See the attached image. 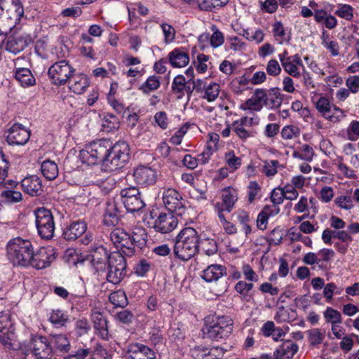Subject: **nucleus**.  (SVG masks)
<instances>
[{
  "label": "nucleus",
  "instance_id": "obj_27",
  "mask_svg": "<svg viewBox=\"0 0 359 359\" xmlns=\"http://www.w3.org/2000/svg\"><path fill=\"white\" fill-rule=\"evenodd\" d=\"M273 36L278 44L287 43L291 40V33L288 27L278 20L275 21L271 25Z\"/></svg>",
  "mask_w": 359,
  "mask_h": 359
},
{
  "label": "nucleus",
  "instance_id": "obj_3",
  "mask_svg": "<svg viewBox=\"0 0 359 359\" xmlns=\"http://www.w3.org/2000/svg\"><path fill=\"white\" fill-rule=\"evenodd\" d=\"M33 246L30 241L20 237L9 241L6 245L7 257L13 265L27 266L32 260Z\"/></svg>",
  "mask_w": 359,
  "mask_h": 359
},
{
  "label": "nucleus",
  "instance_id": "obj_50",
  "mask_svg": "<svg viewBox=\"0 0 359 359\" xmlns=\"http://www.w3.org/2000/svg\"><path fill=\"white\" fill-rule=\"evenodd\" d=\"M323 317L325 321L331 325L342 323V316L341 313L332 307L326 308L323 312Z\"/></svg>",
  "mask_w": 359,
  "mask_h": 359
},
{
  "label": "nucleus",
  "instance_id": "obj_55",
  "mask_svg": "<svg viewBox=\"0 0 359 359\" xmlns=\"http://www.w3.org/2000/svg\"><path fill=\"white\" fill-rule=\"evenodd\" d=\"M90 328L91 327L88 320L85 318L78 319L74 323V330L78 337L88 334Z\"/></svg>",
  "mask_w": 359,
  "mask_h": 359
},
{
  "label": "nucleus",
  "instance_id": "obj_63",
  "mask_svg": "<svg viewBox=\"0 0 359 359\" xmlns=\"http://www.w3.org/2000/svg\"><path fill=\"white\" fill-rule=\"evenodd\" d=\"M186 79L183 75L176 76L172 83V90L175 93H183L186 88Z\"/></svg>",
  "mask_w": 359,
  "mask_h": 359
},
{
  "label": "nucleus",
  "instance_id": "obj_32",
  "mask_svg": "<svg viewBox=\"0 0 359 359\" xmlns=\"http://www.w3.org/2000/svg\"><path fill=\"white\" fill-rule=\"evenodd\" d=\"M49 342L55 352L67 353L71 348L69 338L63 334L52 335Z\"/></svg>",
  "mask_w": 359,
  "mask_h": 359
},
{
  "label": "nucleus",
  "instance_id": "obj_21",
  "mask_svg": "<svg viewBox=\"0 0 359 359\" xmlns=\"http://www.w3.org/2000/svg\"><path fill=\"white\" fill-rule=\"evenodd\" d=\"M19 185L18 182L9 180L4 182L6 189L0 194L1 198L4 203L13 204L21 202L23 199L20 191L15 190Z\"/></svg>",
  "mask_w": 359,
  "mask_h": 359
},
{
  "label": "nucleus",
  "instance_id": "obj_40",
  "mask_svg": "<svg viewBox=\"0 0 359 359\" xmlns=\"http://www.w3.org/2000/svg\"><path fill=\"white\" fill-rule=\"evenodd\" d=\"M219 93V84L212 82L207 86H204V88L201 91V97L206 100L209 102H212L218 97Z\"/></svg>",
  "mask_w": 359,
  "mask_h": 359
},
{
  "label": "nucleus",
  "instance_id": "obj_58",
  "mask_svg": "<svg viewBox=\"0 0 359 359\" xmlns=\"http://www.w3.org/2000/svg\"><path fill=\"white\" fill-rule=\"evenodd\" d=\"M147 234L144 229L140 226L133 228L132 234H130V240L133 241L134 246L136 244H142L146 241Z\"/></svg>",
  "mask_w": 359,
  "mask_h": 359
},
{
  "label": "nucleus",
  "instance_id": "obj_53",
  "mask_svg": "<svg viewBox=\"0 0 359 359\" xmlns=\"http://www.w3.org/2000/svg\"><path fill=\"white\" fill-rule=\"evenodd\" d=\"M334 14L339 18L346 20H351L353 18V8L349 4H339L337 9L334 11Z\"/></svg>",
  "mask_w": 359,
  "mask_h": 359
},
{
  "label": "nucleus",
  "instance_id": "obj_61",
  "mask_svg": "<svg viewBox=\"0 0 359 359\" xmlns=\"http://www.w3.org/2000/svg\"><path fill=\"white\" fill-rule=\"evenodd\" d=\"M334 203L337 207L346 210H349L354 206L351 196H339L334 199Z\"/></svg>",
  "mask_w": 359,
  "mask_h": 359
},
{
  "label": "nucleus",
  "instance_id": "obj_62",
  "mask_svg": "<svg viewBox=\"0 0 359 359\" xmlns=\"http://www.w3.org/2000/svg\"><path fill=\"white\" fill-rule=\"evenodd\" d=\"M200 243L202 250L209 256L215 254L217 250V243L214 239L205 238L202 240Z\"/></svg>",
  "mask_w": 359,
  "mask_h": 359
},
{
  "label": "nucleus",
  "instance_id": "obj_19",
  "mask_svg": "<svg viewBox=\"0 0 359 359\" xmlns=\"http://www.w3.org/2000/svg\"><path fill=\"white\" fill-rule=\"evenodd\" d=\"M178 224V219L173 212H161L153 223V228L156 231L161 233H168L173 231Z\"/></svg>",
  "mask_w": 359,
  "mask_h": 359
},
{
  "label": "nucleus",
  "instance_id": "obj_26",
  "mask_svg": "<svg viewBox=\"0 0 359 359\" xmlns=\"http://www.w3.org/2000/svg\"><path fill=\"white\" fill-rule=\"evenodd\" d=\"M262 88L255 90L252 96L240 105L243 111H260L264 106L262 98Z\"/></svg>",
  "mask_w": 359,
  "mask_h": 359
},
{
  "label": "nucleus",
  "instance_id": "obj_13",
  "mask_svg": "<svg viewBox=\"0 0 359 359\" xmlns=\"http://www.w3.org/2000/svg\"><path fill=\"white\" fill-rule=\"evenodd\" d=\"M162 199L166 208L172 212H175L178 215H183L185 212L184 201L181 194L175 189H165Z\"/></svg>",
  "mask_w": 359,
  "mask_h": 359
},
{
  "label": "nucleus",
  "instance_id": "obj_11",
  "mask_svg": "<svg viewBox=\"0 0 359 359\" xmlns=\"http://www.w3.org/2000/svg\"><path fill=\"white\" fill-rule=\"evenodd\" d=\"M31 41L32 39L27 33L15 32L5 36L1 48L16 55L22 51Z\"/></svg>",
  "mask_w": 359,
  "mask_h": 359
},
{
  "label": "nucleus",
  "instance_id": "obj_1",
  "mask_svg": "<svg viewBox=\"0 0 359 359\" xmlns=\"http://www.w3.org/2000/svg\"><path fill=\"white\" fill-rule=\"evenodd\" d=\"M199 247L200 236L197 231L192 227H185L176 236L174 253L180 259L187 261L198 252Z\"/></svg>",
  "mask_w": 359,
  "mask_h": 359
},
{
  "label": "nucleus",
  "instance_id": "obj_20",
  "mask_svg": "<svg viewBox=\"0 0 359 359\" xmlns=\"http://www.w3.org/2000/svg\"><path fill=\"white\" fill-rule=\"evenodd\" d=\"M29 137V132L22 125L15 123L9 128L6 140L11 145H24Z\"/></svg>",
  "mask_w": 359,
  "mask_h": 359
},
{
  "label": "nucleus",
  "instance_id": "obj_12",
  "mask_svg": "<svg viewBox=\"0 0 359 359\" xmlns=\"http://www.w3.org/2000/svg\"><path fill=\"white\" fill-rule=\"evenodd\" d=\"M120 194L121 201L128 212H138L145 206L141 194L136 187H132L122 189Z\"/></svg>",
  "mask_w": 359,
  "mask_h": 359
},
{
  "label": "nucleus",
  "instance_id": "obj_6",
  "mask_svg": "<svg viewBox=\"0 0 359 359\" xmlns=\"http://www.w3.org/2000/svg\"><path fill=\"white\" fill-rule=\"evenodd\" d=\"M75 72L74 68L66 60L54 62L48 70V76L55 86H64Z\"/></svg>",
  "mask_w": 359,
  "mask_h": 359
},
{
  "label": "nucleus",
  "instance_id": "obj_39",
  "mask_svg": "<svg viewBox=\"0 0 359 359\" xmlns=\"http://www.w3.org/2000/svg\"><path fill=\"white\" fill-rule=\"evenodd\" d=\"M239 35L243 36L249 41H253L257 44L261 43L264 40L265 34L259 28L252 29L250 28L235 29Z\"/></svg>",
  "mask_w": 359,
  "mask_h": 359
},
{
  "label": "nucleus",
  "instance_id": "obj_24",
  "mask_svg": "<svg viewBox=\"0 0 359 359\" xmlns=\"http://www.w3.org/2000/svg\"><path fill=\"white\" fill-rule=\"evenodd\" d=\"M21 187L25 193L32 196H39L43 191L41 180L37 175L25 177L21 181Z\"/></svg>",
  "mask_w": 359,
  "mask_h": 359
},
{
  "label": "nucleus",
  "instance_id": "obj_14",
  "mask_svg": "<svg viewBox=\"0 0 359 359\" xmlns=\"http://www.w3.org/2000/svg\"><path fill=\"white\" fill-rule=\"evenodd\" d=\"M14 338V327L10 311L0 312V343L11 348Z\"/></svg>",
  "mask_w": 359,
  "mask_h": 359
},
{
  "label": "nucleus",
  "instance_id": "obj_17",
  "mask_svg": "<svg viewBox=\"0 0 359 359\" xmlns=\"http://www.w3.org/2000/svg\"><path fill=\"white\" fill-rule=\"evenodd\" d=\"M30 348L37 359H55L53 348L46 337H34L31 341Z\"/></svg>",
  "mask_w": 359,
  "mask_h": 359
},
{
  "label": "nucleus",
  "instance_id": "obj_16",
  "mask_svg": "<svg viewBox=\"0 0 359 359\" xmlns=\"http://www.w3.org/2000/svg\"><path fill=\"white\" fill-rule=\"evenodd\" d=\"M110 239L116 248H120L122 253L132 256L135 253L134 245L130 240V234L124 229L116 228L110 233Z\"/></svg>",
  "mask_w": 359,
  "mask_h": 359
},
{
  "label": "nucleus",
  "instance_id": "obj_57",
  "mask_svg": "<svg viewBox=\"0 0 359 359\" xmlns=\"http://www.w3.org/2000/svg\"><path fill=\"white\" fill-rule=\"evenodd\" d=\"M280 163L277 160L266 161L264 162L262 172L268 177H273L278 172Z\"/></svg>",
  "mask_w": 359,
  "mask_h": 359
},
{
  "label": "nucleus",
  "instance_id": "obj_5",
  "mask_svg": "<svg viewBox=\"0 0 359 359\" xmlns=\"http://www.w3.org/2000/svg\"><path fill=\"white\" fill-rule=\"evenodd\" d=\"M130 159V147L126 142H118L109 151L105 158V166L109 171H115L126 165Z\"/></svg>",
  "mask_w": 359,
  "mask_h": 359
},
{
  "label": "nucleus",
  "instance_id": "obj_56",
  "mask_svg": "<svg viewBox=\"0 0 359 359\" xmlns=\"http://www.w3.org/2000/svg\"><path fill=\"white\" fill-rule=\"evenodd\" d=\"M300 129L294 125L285 126L282 128L281 137L284 140H292L299 137Z\"/></svg>",
  "mask_w": 359,
  "mask_h": 359
},
{
  "label": "nucleus",
  "instance_id": "obj_34",
  "mask_svg": "<svg viewBox=\"0 0 359 359\" xmlns=\"http://www.w3.org/2000/svg\"><path fill=\"white\" fill-rule=\"evenodd\" d=\"M90 256L91 263L97 271L104 268L107 260L109 262L107 252L102 246L96 248Z\"/></svg>",
  "mask_w": 359,
  "mask_h": 359
},
{
  "label": "nucleus",
  "instance_id": "obj_8",
  "mask_svg": "<svg viewBox=\"0 0 359 359\" xmlns=\"http://www.w3.org/2000/svg\"><path fill=\"white\" fill-rule=\"evenodd\" d=\"M109 271L107 280L113 284L119 283L126 276V262L120 252H113L109 255Z\"/></svg>",
  "mask_w": 359,
  "mask_h": 359
},
{
  "label": "nucleus",
  "instance_id": "obj_59",
  "mask_svg": "<svg viewBox=\"0 0 359 359\" xmlns=\"http://www.w3.org/2000/svg\"><path fill=\"white\" fill-rule=\"evenodd\" d=\"M229 0H203L198 5L201 10L211 11L213 8L224 6Z\"/></svg>",
  "mask_w": 359,
  "mask_h": 359
},
{
  "label": "nucleus",
  "instance_id": "obj_42",
  "mask_svg": "<svg viewBox=\"0 0 359 359\" xmlns=\"http://www.w3.org/2000/svg\"><path fill=\"white\" fill-rule=\"evenodd\" d=\"M41 172L48 180H55L58 175L57 165L53 161L46 160L41 163Z\"/></svg>",
  "mask_w": 359,
  "mask_h": 359
},
{
  "label": "nucleus",
  "instance_id": "obj_7",
  "mask_svg": "<svg viewBox=\"0 0 359 359\" xmlns=\"http://www.w3.org/2000/svg\"><path fill=\"white\" fill-rule=\"evenodd\" d=\"M35 217L39 235L46 240L52 238L55 226L51 212L43 208H38L35 211Z\"/></svg>",
  "mask_w": 359,
  "mask_h": 359
},
{
  "label": "nucleus",
  "instance_id": "obj_4",
  "mask_svg": "<svg viewBox=\"0 0 359 359\" xmlns=\"http://www.w3.org/2000/svg\"><path fill=\"white\" fill-rule=\"evenodd\" d=\"M109 151V142L106 140L93 142L80 151L79 158L82 163L88 165H95L101 161H104V163Z\"/></svg>",
  "mask_w": 359,
  "mask_h": 359
},
{
  "label": "nucleus",
  "instance_id": "obj_25",
  "mask_svg": "<svg viewBox=\"0 0 359 359\" xmlns=\"http://www.w3.org/2000/svg\"><path fill=\"white\" fill-rule=\"evenodd\" d=\"M91 320L97 334H99L102 339L108 340L109 334L107 321L102 313L97 310H93L91 313Z\"/></svg>",
  "mask_w": 359,
  "mask_h": 359
},
{
  "label": "nucleus",
  "instance_id": "obj_36",
  "mask_svg": "<svg viewBox=\"0 0 359 359\" xmlns=\"http://www.w3.org/2000/svg\"><path fill=\"white\" fill-rule=\"evenodd\" d=\"M15 78L25 88L32 86L36 83L34 76L28 68H17L15 72Z\"/></svg>",
  "mask_w": 359,
  "mask_h": 359
},
{
  "label": "nucleus",
  "instance_id": "obj_44",
  "mask_svg": "<svg viewBox=\"0 0 359 359\" xmlns=\"http://www.w3.org/2000/svg\"><path fill=\"white\" fill-rule=\"evenodd\" d=\"M224 159L225 164L231 172L237 170L242 165V159L237 156L233 150L228 151L224 154Z\"/></svg>",
  "mask_w": 359,
  "mask_h": 359
},
{
  "label": "nucleus",
  "instance_id": "obj_22",
  "mask_svg": "<svg viewBox=\"0 0 359 359\" xmlns=\"http://www.w3.org/2000/svg\"><path fill=\"white\" fill-rule=\"evenodd\" d=\"M262 98L264 104L270 109H276L280 107L283 95L278 88H271L269 90L262 88Z\"/></svg>",
  "mask_w": 359,
  "mask_h": 359
},
{
  "label": "nucleus",
  "instance_id": "obj_31",
  "mask_svg": "<svg viewBox=\"0 0 359 359\" xmlns=\"http://www.w3.org/2000/svg\"><path fill=\"white\" fill-rule=\"evenodd\" d=\"M314 20L318 25L328 29H333L337 25V19L325 9L320 8L318 11H316Z\"/></svg>",
  "mask_w": 359,
  "mask_h": 359
},
{
  "label": "nucleus",
  "instance_id": "obj_41",
  "mask_svg": "<svg viewBox=\"0 0 359 359\" xmlns=\"http://www.w3.org/2000/svg\"><path fill=\"white\" fill-rule=\"evenodd\" d=\"M232 130L242 141H246L248 138L255 136V131L252 128L244 126L236 120L232 123Z\"/></svg>",
  "mask_w": 359,
  "mask_h": 359
},
{
  "label": "nucleus",
  "instance_id": "obj_37",
  "mask_svg": "<svg viewBox=\"0 0 359 359\" xmlns=\"http://www.w3.org/2000/svg\"><path fill=\"white\" fill-rule=\"evenodd\" d=\"M222 201L224 203V208L227 212H230L238 201V191L236 189L228 187L222 189Z\"/></svg>",
  "mask_w": 359,
  "mask_h": 359
},
{
  "label": "nucleus",
  "instance_id": "obj_18",
  "mask_svg": "<svg viewBox=\"0 0 359 359\" xmlns=\"http://www.w3.org/2000/svg\"><path fill=\"white\" fill-rule=\"evenodd\" d=\"M133 177L137 184L148 187L156 182L158 172L151 167L140 165L134 170Z\"/></svg>",
  "mask_w": 359,
  "mask_h": 359
},
{
  "label": "nucleus",
  "instance_id": "obj_51",
  "mask_svg": "<svg viewBox=\"0 0 359 359\" xmlns=\"http://www.w3.org/2000/svg\"><path fill=\"white\" fill-rule=\"evenodd\" d=\"M104 222L107 224H115L118 222V212L114 203H107V208L104 215Z\"/></svg>",
  "mask_w": 359,
  "mask_h": 359
},
{
  "label": "nucleus",
  "instance_id": "obj_49",
  "mask_svg": "<svg viewBox=\"0 0 359 359\" xmlns=\"http://www.w3.org/2000/svg\"><path fill=\"white\" fill-rule=\"evenodd\" d=\"M348 140L355 142L359 139V121L352 120L345 130Z\"/></svg>",
  "mask_w": 359,
  "mask_h": 359
},
{
  "label": "nucleus",
  "instance_id": "obj_28",
  "mask_svg": "<svg viewBox=\"0 0 359 359\" xmlns=\"http://www.w3.org/2000/svg\"><path fill=\"white\" fill-rule=\"evenodd\" d=\"M298 346L291 340L283 341L275 351L274 359H292L298 351Z\"/></svg>",
  "mask_w": 359,
  "mask_h": 359
},
{
  "label": "nucleus",
  "instance_id": "obj_47",
  "mask_svg": "<svg viewBox=\"0 0 359 359\" xmlns=\"http://www.w3.org/2000/svg\"><path fill=\"white\" fill-rule=\"evenodd\" d=\"M212 34L210 35V46L212 48H217L223 45L224 43V34L219 30L215 25L210 27Z\"/></svg>",
  "mask_w": 359,
  "mask_h": 359
},
{
  "label": "nucleus",
  "instance_id": "obj_48",
  "mask_svg": "<svg viewBox=\"0 0 359 359\" xmlns=\"http://www.w3.org/2000/svg\"><path fill=\"white\" fill-rule=\"evenodd\" d=\"M49 320L56 326L62 327L67 322L68 316L62 310H53L50 313Z\"/></svg>",
  "mask_w": 359,
  "mask_h": 359
},
{
  "label": "nucleus",
  "instance_id": "obj_33",
  "mask_svg": "<svg viewBox=\"0 0 359 359\" xmlns=\"http://www.w3.org/2000/svg\"><path fill=\"white\" fill-rule=\"evenodd\" d=\"M68 82L70 90L78 95L85 92L89 86L88 79L83 74H74Z\"/></svg>",
  "mask_w": 359,
  "mask_h": 359
},
{
  "label": "nucleus",
  "instance_id": "obj_64",
  "mask_svg": "<svg viewBox=\"0 0 359 359\" xmlns=\"http://www.w3.org/2000/svg\"><path fill=\"white\" fill-rule=\"evenodd\" d=\"M161 27L164 35L165 43L169 44L173 42L175 39V28L167 23L161 24Z\"/></svg>",
  "mask_w": 359,
  "mask_h": 359
},
{
  "label": "nucleus",
  "instance_id": "obj_43",
  "mask_svg": "<svg viewBox=\"0 0 359 359\" xmlns=\"http://www.w3.org/2000/svg\"><path fill=\"white\" fill-rule=\"evenodd\" d=\"M314 154L313 148L309 144H304L294 149L292 156L294 158L311 162L313 160Z\"/></svg>",
  "mask_w": 359,
  "mask_h": 359
},
{
  "label": "nucleus",
  "instance_id": "obj_45",
  "mask_svg": "<svg viewBox=\"0 0 359 359\" xmlns=\"http://www.w3.org/2000/svg\"><path fill=\"white\" fill-rule=\"evenodd\" d=\"M109 302L115 307H124L128 304V299L123 290H118L111 292L109 297Z\"/></svg>",
  "mask_w": 359,
  "mask_h": 359
},
{
  "label": "nucleus",
  "instance_id": "obj_54",
  "mask_svg": "<svg viewBox=\"0 0 359 359\" xmlns=\"http://www.w3.org/2000/svg\"><path fill=\"white\" fill-rule=\"evenodd\" d=\"M102 126L107 132H110L119 128L118 118L111 114H107L103 118Z\"/></svg>",
  "mask_w": 359,
  "mask_h": 359
},
{
  "label": "nucleus",
  "instance_id": "obj_46",
  "mask_svg": "<svg viewBox=\"0 0 359 359\" xmlns=\"http://www.w3.org/2000/svg\"><path fill=\"white\" fill-rule=\"evenodd\" d=\"M159 79L156 76H150L140 87V90L144 94L157 90L160 87Z\"/></svg>",
  "mask_w": 359,
  "mask_h": 359
},
{
  "label": "nucleus",
  "instance_id": "obj_9",
  "mask_svg": "<svg viewBox=\"0 0 359 359\" xmlns=\"http://www.w3.org/2000/svg\"><path fill=\"white\" fill-rule=\"evenodd\" d=\"M278 57L283 70L288 75L294 78H300L302 76L301 70H302L304 78L306 77L305 67L299 54L289 55L287 50H284L283 53L278 55Z\"/></svg>",
  "mask_w": 359,
  "mask_h": 359
},
{
  "label": "nucleus",
  "instance_id": "obj_35",
  "mask_svg": "<svg viewBox=\"0 0 359 359\" xmlns=\"http://www.w3.org/2000/svg\"><path fill=\"white\" fill-rule=\"evenodd\" d=\"M87 229L84 222H74L64 231L63 235L66 240L73 241L81 236Z\"/></svg>",
  "mask_w": 359,
  "mask_h": 359
},
{
  "label": "nucleus",
  "instance_id": "obj_60",
  "mask_svg": "<svg viewBox=\"0 0 359 359\" xmlns=\"http://www.w3.org/2000/svg\"><path fill=\"white\" fill-rule=\"evenodd\" d=\"M282 66L276 59H271L268 61L266 66V73L271 76H278L282 72Z\"/></svg>",
  "mask_w": 359,
  "mask_h": 359
},
{
  "label": "nucleus",
  "instance_id": "obj_38",
  "mask_svg": "<svg viewBox=\"0 0 359 359\" xmlns=\"http://www.w3.org/2000/svg\"><path fill=\"white\" fill-rule=\"evenodd\" d=\"M233 215L241 225L242 231L245 236L248 237L252 233V224L253 223L249 213L243 210H238L233 213Z\"/></svg>",
  "mask_w": 359,
  "mask_h": 359
},
{
  "label": "nucleus",
  "instance_id": "obj_30",
  "mask_svg": "<svg viewBox=\"0 0 359 359\" xmlns=\"http://www.w3.org/2000/svg\"><path fill=\"white\" fill-rule=\"evenodd\" d=\"M170 65L174 68L186 67L189 62V54L182 48H175L168 54Z\"/></svg>",
  "mask_w": 359,
  "mask_h": 359
},
{
  "label": "nucleus",
  "instance_id": "obj_10",
  "mask_svg": "<svg viewBox=\"0 0 359 359\" xmlns=\"http://www.w3.org/2000/svg\"><path fill=\"white\" fill-rule=\"evenodd\" d=\"M316 108L321 116L327 121L336 123L346 116L344 111L336 105L331 104L325 97H320L316 102Z\"/></svg>",
  "mask_w": 359,
  "mask_h": 359
},
{
  "label": "nucleus",
  "instance_id": "obj_2",
  "mask_svg": "<svg viewBox=\"0 0 359 359\" xmlns=\"http://www.w3.org/2000/svg\"><path fill=\"white\" fill-rule=\"evenodd\" d=\"M233 321L229 316H207L202 329L203 337L214 341L227 339L233 332Z\"/></svg>",
  "mask_w": 359,
  "mask_h": 359
},
{
  "label": "nucleus",
  "instance_id": "obj_15",
  "mask_svg": "<svg viewBox=\"0 0 359 359\" xmlns=\"http://www.w3.org/2000/svg\"><path fill=\"white\" fill-rule=\"evenodd\" d=\"M55 258L56 252L54 248L50 245L41 247L35 253L32 250L29 265L36 269H43L48 267Z\"/></svg>",
  "mask_w": 359,
  "mask_h": 359
},
{
  "label": "nucleus",
  "instance_id": "obj_52",
  "mask_svg": "<svg viewBox=\"0 0 359 359\" xmlns=\"http://www.w3.org/2000/svg\"><path fill=\"white\" fill-rule=\"evenodd\" d=\"M307 334L309 342L313 346L320 344L325 338L324 332L318 328L311 329L307 332Z\"/></svg>",
  "mask_w": 359,
  "mask_h": 359
},
{
  "label": "nucleus",
  "instance_id": "obj_23",
  "mask_svg": "<svg viewBox=\"0 0 359 359\" xmlns=\"http://www.w3.org/2000/svg\"><path fill=\"white\" fill-rule=\"evenodd\" d=\"M128 359H156V354L147 346L135 343L128 347Z\"/></svg>",
  "mask_w": 359,
  "mask_h": 359
},
{
  "label": "nucleus",
  "instance_id": "obj_29",
  "mask_svg": "<svg viewBox=\"0 0 359 359\" xmlns=\"http://www.w3.org/2000/svg\"><path fill=\"white\" fill-rule=\"evenodd\" d=\"M226 274V267L220 264H211L204 269L201 278L207 283H212Z\"/></svg>",
  "mask_w": 359,
  "mask_h": 359
}]
</instances>
